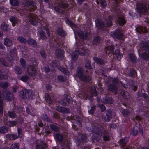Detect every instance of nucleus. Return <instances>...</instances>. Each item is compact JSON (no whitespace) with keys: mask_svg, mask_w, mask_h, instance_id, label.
I'll return each instance as SVG.
<instances>
[{"mask_svg":"<svg viewBox=\"0 0 149 149\" xmlns=\"http://www.w3.org/2000/svg\"><path fill=\"white\" fill-rule=\"evenodd\" d=\"M28 79V77L27 76H25L22 77L21 78V80L24 82H25Z\"/></svg>","mask_w":149,"mask_h":149,"instance_id":"obj_37","label":"nucleus"},{"mask_svg":"<svg viewBox=\"0 0 149 149\" xmlns=\"http://www.w3.org/2000/svg\"><path fill=\"white\" fill-rule=\"evenodd\" d=\"M20 63L22 66L23 67H24L26 66V63L24 60L22 58H21Z\"/></svg>","mask_w":149,"mask_h":149,"instance_id":"obj_27","label":"nucleus"},{"mask_svg":"<svg viewBox=\"0 0 149 149\" xmlns=\"http://www.w3.org/2000/svg\"><path fill=\"white\" fill-rule=\"evenodd\" d=\"M99 40V38H97L96 39L94 40L93 42L94 44H96L97 43Z\"/></svg>","mask_w":149,"mask_h":149,"instance_id":"obj_48","label":"nucleus"},{"mask_svg":"<svg viewBox=\"0 0 149 149\" xmlns=\"http://www.w3.org/2000/svg\"><path fill=\"white\" fill-rule=\"evenodd\" d=\"M146 53H145L144 54H142L141 56V57L142 58H144L146 59V60H147L149 59V53H148V54H147V56H144V54H146Z\"/></svg>","mask_w":149,"mask_h":149,"instance_id":"obj_29","label":"nucleus"},{"mask_svg":"<svg viewBox=\"0 0 149 149\" xmlns=\"http://www.w3.org/2000/svg\"><path fill=\"white\" fill-rule=\"evenodd\" d=\"M95 106L92 107L90 110L88 111L89 113L91 114H93V113L94 110L95 108Z\"/></svg>","mask_w":149,"mask_h":149,"instance_id":"obj_39","label":"nucleus"},{"mask_svg":"<svg viewBox=\"0 0 149 149\" xmlns=\"http://www.w3.org/2000/svg\"><path fill=\"white\" fill-rule=\"evenodd\" d=\"M1 28L2 30H5L7 29V26L6 24H3L1 26Z\"/></svg>","mask_w":149,"mask_h":149,"instance_id":"obj_41","label":"nucleus"},{"mask_svg":"<svg viewBox=\"0 0 149 149\" xmlns=\"http://www.w3.org/2000/svg\"><path fill=\"white\" fill-rule=\"evenodd\" d=\"M122 113L124 115H127L128 113V111L126 110H123L122 111Z\"/></svg>","mask_w":149,"mask_h":149,"instance_id":"obj_50","label":"nucleus"},{"mask_svg":"<svg viewBox=\"0 0 149 149\" xmlns=\"http://www.w3.org/2000/svg\"><path fill=\"white\" fill-rule=\"evenodd\" d=\"M138 30L140 32H142L146 33V29L144 27H140L139 28Z\"/></svg>","mask_w":149,"mask_h":149,"instance_id":"obj_28","label":"nucleus"},{"mask_svg":"<svg viewBox=\"0 0 149 149\" xmlns=\"http://www.w3.org/2000/svg\"><path fill=\"white\" fill-rule=\"evenodd\" d=\"M37 16L33 14H31L29 17V21L33 25H36L40 20L37 18Z\"/></svg>","mask_w":149,"mask_h":149,"instance_id":"obj_2","label":"nucleus"},{"mask_svg":"<svg viewBox=\"0 0 149 149\" xmlns=\"http://www.w3.org/2000/svg\"><path fill=\"white\" fill-rule=\"evenodd\" d=\"M103 138L105 141H108L109 140V137L107 135H104L103 136Z\"/></svg>","mask_w":149,"mask_h":149,"instance_id":"obj_44","label":"nucleus"},{"mask_svg":"<svg viewBox=\"0 0 149 149\" xmlns=\"http://www.w3.org/2000/svg\"><path fill=\"white\" fill-rule=\"evenodd\" d=\"M10 2L12 5L15 6L17 5L19 3L17 0H10Z\"/></svg>","mask_w":149,"mask_h":149,"instance_id":"obj_20","label":"nucleus"},{"mask_svg":"<svg viewBox=\"0 0 149 149\" xmlns=\"http://www.w3.org/2000/svg\"><path fill=\"white\" fill-rule=\"evenodd\" d=\"M147 9L145 6L144 5H142L141 6L140 11L142 12H145L146 11Z\"/></svg>","mask_w":149,"mask_h":149,"instance_id":"obj_23","label":"nucleus"},{"mask_svg":"<svg viewBox=\"0 0 149 149\" xmlns=\"http://www.w3.org/2000/svg\"><path fill=\"white\" fill-rule=\"evenodd\" d=\"M114 49V46L113 45H111L110 47H108L107 48V50H109V51L110 52L112 51L113 49ZM105 50L107 51V48L105 49Z\"/></svg>","mask_w":149,"mask_h":149,"instance_id":"obj_36","label":"nucleus"},{"mask_svg":"<svg viewBox=\"0 0 149 149\" xmlns=\"http://www.w3.org/2000/svg\"><path fill=\"white\" fill-rule=\"evenodd\" d=\"M82 51L81 52V53H79V54H80L81 56H83L85 54L84 51L82 49Z\"/></svg>","mask_w":149,"mask_h":149,"instance_id":"obj_58","label":"nucleus"},{"mask_svg":"<svg viewBox=\"0 0 149 149\" xmlns=\"http://www.w3.org/2000/svg\"><path fill=\"white\" fill-rule=\"evenodd\" d=\"M3 96L5 99L8 101H10L12 99L13 95L11 94L9 91H5L3 92Z\"/></svg>","mask_w":149,"mask_h":149,"instance_id":"obj_4","label":"nucleus"},{"mask_svg":"<svg viewBox=\"0 0 149 149\" xmlns=\"http://www.w3.org/2000/svg\"><path fill=\"white\" fill-rule=\"evenodd\" d=\"M55 136L56 138L60 141L62 142L63 140V138L62 136L59 133H57L56 134Z\"/></svg>","mask_w":149,"mask_h":149,"instance_id":"obj_15","label":"nucleus"},{"mask_svg":"<svg viewBox=\"0 0 149 149\" xmlns=\"http://www.w3.org/2000/svg\"><path fill=\"white\" fill-rule=\"evenodd\" d=\"M116 52H117V53H118V54H116V56L118 58V60H119L120 59H119V57H120V58L122 57V56L121 55H120V54H119L120 52V51L119 50H117L116 51Z\"/></svg>","mask_w":149,"mask_h":149,"instance_id":"obj_38","label":"nucleus"},{"mask_svg":"<svg viewBox=\"0 0 149 149\" xmlns=\"http://www.w3.org/2000/svg\"><path fill=\"white\" fill-rule=\"evenodd\" d=\"M27 72L29 75L32 76L35 74L36 71L33 67L31 66L28 67Z\"/></svg>","mask_w":149,"mask_h":149,"instance_id":"obj_5","label":"nucleus"},{"mask_svg":"<svg viewBox=\"0 0 149 149\" xmlns=\"http://www.w3.org/2000/svg\"><path fill=\"white\" fill-rule=\"evenodd\" d=\"M50 127L53 130H58V127L56 125H51Z\"/></svg>","mask_w":149,"mask_h":149,"instance_id":"obj_25","label":"nucleus"},{"mask_svg":"<svg viewBox=\"0 0 149 149\" xmlns=\"http://www.w3.org/2000/svg\"><path fill=\"white\" fill-rule=\"evenodd\" d=\"M0 61L1 63L3 65L5 66H7L8 65H10V64H7L5 62L4 59L3 58H0Z\"/></svg>","mask_w":149,"mask_h":149,"instance_id":"obj_33","label":"nucleus"},{"mask_svg":"<svg viewBox=\"0 0 149 149\" xmlns=\"http://www.w3.org/2000/svg\"><path fill=\"white\" fill-rule=\"evenodd\" d=\"M8 85V84L6 83H1V86L3 88H5Z\"/></svg>","mask_w":149,"mask_h":149,"instance_id":"obj_49","label":"nucleus"},{"mask_svg":"<svg viewBox=\"0 0 149 149\" xmlns=\"http://www.w3.org/2000/svg\"><path fill=\"white\" fill-rule=\"evenodd\" d=\"M83 69L81 67H78L77 69V74L82 81L86 82H88L91 79V77L89 76H86L82 74Z\"/></svg>","mask_w":149,"mask_h":149,"instance_id":"obj_1","label":"nucleus"},{"mask_svg":"<svg viewBox=\"0 0 149 149\" xmlns=\"http://www.w3.org/2000/svg\"><path fill=\"white\" fill-rule=\"evenodd\" d=\"M5 45L7 46H11L12 44L11 41L8 38H5L4 40Z\"/></svg>","mask_w":149,"mask_h":149,"instance_id":"obj_8","label":"nucleus"},{"mask_svg":"<svg viewBox=\"0 0 149 149\" xmlns=\"http://www.w3.org/2000/svg\"><path fill=\"white\" fill-rule=\"evenodd\" d=\"M43 70L47 73L49 72L50 71V69L48 68H43Z\"/></svg>","mask_w":149,"mask_h":149,"instance_id":"obj_53","label":"nucleus"},{"mask_svg":"<svg viewBox=\"0 0 149 149\" xmlns=\"http://www.w3.org/2000/svg\"><path fill=\"white\" fill-rule=\"evenodd\" d=\"M86 136L85 134H83L81 136V139L82 140L84 141H86Z\"/></svg>","mask_w":149,"mask_h":149,"instance_id":"obj_35","label":"nucleus"},{"mask_svg":"<svg viewBox=\"0 0 149 149\" xmlns=\"http://www.w3.org/2000/svg\"><path fill=\"white\" fill-rule=\"evenodd\" d=\"M66 79V78L61 76H59L57 78L58 80L60 81H63Z\"/></svg>","mask_w":149,"mask_h":149,"instance_id":"obj_26","label":"nucleus"},{"mask_svg":"<svg viewBox=\"0 0 149 149\" xmlns=\"http://www.w3.org/2000/svg\"><path fill=\"white\" fill-rule=\"evenodd\" d=\"M16 122L15 121H10L9 125L11 127L14 126L16 124Z\"/></svg>","mask_w":149,"mask_h":149,"instance_id":"obj_43","label":"nucleus"},{"mask_svg":"<svg viewBox=\"0 0 149 149\" xmlns=\"http://www.w3.org/2000/svg\"><path fill=\"white\" fill-rule=\"evenodd\" d=\"M3 112L2 103L1 101H0V113H1Z\"/></svg>","mask_w":149,"mask_h":149,"instance_id":"obj_45","label":"nucleus"},{"mask_svg":"<svg viewBox=\"0 0 149 149\" xmlns=\"http://www.w3.org/2000/svg\"><path fill=\"white\" fill-rule=\"evenodd\" d=\"M41 56L43 57H45L46 56V55L45 54V52L44 51H41Z\"/></svg>","mask_w":149,"mask_h":149,"instance_id":"obj_52","label":"nucleus"},{"mask_svg":"<svg viewBox=\"0 0 149 149\" xmlns=\"http://www.w3.org/2000/svg\"><path fill=\"white\" fill-rule=\"evenodd\" d=\"M127 138L122 139L120 141V143L121 146H122L124 144H125L127 142Z\"/></svg>","mask_w":149,"mask_h":149,"instance_id":"obj_18","label":"nucleus"},{"mask_svg":"<svg viewBox=\"0 0 149 149\" xmlns=\"http://www.w3.org/2000/svg\"><path fill=\"white\" fill-rule=\"evenodd\" d=\"M23 121V119L22 118H19L18 120V122L19 123H21Z\"/></svg>","mask_w":149,"mask_h":149,"instance_id":"obj_63","label":"nucleus"},{"mask_svg":"<svg viewBox=\"0 0 149 149\" xmlns=\"http://www.w3.org/2000/svg\"><path fill=\"white\" fill-rule=\"evenodd\" d=\"M22 92H20L19 93V95L22 98H24L26 97V95L25 94L23 93L22 95H21V93Z\"/></svg>","mask_w":149,"mask_h":149,"instance_id":"obj_51","label":"nucleus"},{"mask_svg":"<svg viewBox=\"0 0 149 149\" xmlns=\"http://www.w3.org/2000/svg\"><path fill=\"white\" fill-rule=\"evenodd\" d=\"M54 9L55 10L57 11L58 12H60L59 9L58 8V7H55L54 8Z\"/></svg>","mask_w":149,"mask_h":149,"instance_id":"obj_62","label":"nucleus"},{"mask_svg":"<svg viewBox=\"0 0 149 149\" xmlns=\"http://www.w3.org/2000/svg\"><path fill=\"white\" fill-rule=\"evenodd\" d=\"M10 20L12 23V25L13 26H15V24L17 23L18 22L17 19L14 17L11 18L10 19Z\"/></svg>","mask_w":149,"mask_h":149,"instance_id":"obj_13","label":"nucleus"},{"mask_svg":"<svg viewBox=\"0 0 149 149\" xmlns=\"http://www.w3.org/2000/svg\"><path fill=\"white\" fill-rule=\"evenodd\" d=\"M6 136L8 139L10 140H14L18 138V136L17 135L13 134H8L6 135Z\"/></svg>","mask_w":149,"mask_h":149,"instance_id":"obj_6","label":"nucleus"},{"mask_svg":"<svg viewBox=\"0 0 149 149\" xmlns=\"http://www.w3.org/2000/svg\"><path fill=\"white\" fill-rule=\"evenodd\" d=\"M66 22L67 24L69 25L72 28L73 27H76L77 25L74 24L73 22L70 20L68 18L66 19Z\"/></svg>","mask_w":149,"mask_h":149,"instance_id":"obj_10","label":"nucleus"},{"mask_svg":"<svg viewBox=\"0 0 149 149\" xmlns=\"http://www.w3.org/2000/svg\"><path fill=\"white\" fill-rule=\"evenodd\" d=\"M58 69L62 72H63L64 74H68L69 73V72L65 68L63 67H58Z\"/></svg>","mask_w":149,"mask_h":149,"instance_id":"obj_16","label":"nucleus"},{"mask_svg":"<svg viewBox=\"0 0 149 149\" xmlns=\"http://www.w3.org/2000/svg\"><path fill=\"white\" fill-rule=\"evenodd\" d=\"M96 88L95 86H92L91 88L90 92L93 95L95 96L97 95L96 91H95Z\"/></svg>","mask_w":149,"mask_h":149,"instance_id":"obj_14","label":"nucleus"},{"mask_svg":"<svg viewBox=\"0 0 149 149\" xmlns=\"http://www.w3.org/2000/svg\"><path fill=\"white\" fill-rule=\"evenodd\" d=\"M28 43L29 45L35 46L36 45V43L34 40L31 39H29L28 41Z\"/></svg>","mask_w":149,"mask_h":149,"instance_id":"obj_19","label":"nucleus"},{"mask_svg":"<svg viewBox=\"0 0 149 149\" xmlns=\"http://www.w3.org/2000/svg\"><path fill=\"white\" fill-rule=\"evenodd\" d=\"M86 67L89 69H91L92 68L91 67L90 65V63L89 61L86 62L85 64Z\"/></svg>","mask_w":149,"mask_h":149,"instance_id":"obj_34","label":"nucleus"},{"mask_svg":"<svg viewBox=\"0 0 149 149\" xmlns=\"http://www.w3.org/2000/svg\"><path fill=\"white\" fill-rule=\"evenodd\" d=\"M19 144L18 143H16L13 144L11 145L12 149H19Z\"/></svg>","mask_w":149,"mask_h":149,"instance_id":"obj_22","label":"nucleus"},{"mask_svg":"<svg viewBox=\"0 0 149 149\" xmlns=\"http://www.w3.org/2000/svg\"><path fill=\"white\" fill-rule=\"evenodd\" d=\"M6 130V128L4 126L1 127L0 128V130Z\"/></svg>","mask_w":149,"mask_h":149,"instance_id":"obj_59","label":"nucleus"},{"mask_svg":"<svg viewBox=\"0 0 149 149\" xmlns=\"http://www.w3.org/2000/svg\"><path fill=\"white\" fill-rule=\"evenodd\" d=\"M136 74V72L134 70L131 71L129 73V75L130 76H134Z\"/></svg>","mask_w":149,"mask_h":149,"instance_id":"obj_42","label":"nucleus"},{"mask_svg":"<svg viewBox=\"0 0 149 149\" xmlns=\"http://www.w3.org/2000/svg\"><path fill=\"white\" fill-rule=\"evenodd\" d=\"M111 113H109V115L108 116L106 115V117L105 118V120L106 121L109 122L111 119Z\"/></svg>","mask_w":149,"mask_h":149,"instance_id":"obj_30","label":"nucleus"},{"mask_svg":"<svg viewBox=\"0 0 149 149\" xmlns=\"http://www.w3.org/2000/svg\"><path fill=\"white\" fill-rule=\"evenodd\" d=\"M37 144L36 149H46V145L43 141H38Z\"/></svg>","mask_w":149,"mask_h":149,"instance_id":"obj_3","label":"nucleus"},{"mask_svg":"<svg viewBox=\"0 0 149 149\" xmlns=\"http://www.w3.org/2000/svg\"><path fill=\"white\" fill-rule=\"evenodd\" d=\"M58 34L61 36H64L66 35V33L61 28H58L57 30Z\"/></svg>","mask_w":149,"mask_h":149,"instance_id":"obj_11","label":"nucleus"},{"mask_svg":"<svg viewBox=\"0 0 149 149\" xmlns=\"http://www.w3.org/2000/svg\"><path fill=\"white\" fill-rule=\"evenodd\" d=\"M116 38H117L120 40H122L123 39V35L121 34H119L117 36H115Z\"/></svg>","mask_w":149,"mask_h":149,"instance_id":"obj_40","label":"nucleus"},{"mask_svg":"<svg viewBox=\"0 0 149 149\" xmlns=\"http://www.w3.org/2000/svg\"><path fill=\"white\" fill-rule=\"evenodd\" d=\"M67 6H68V5L67 4H63L61 5V7L62 8H65L66 7H67Z\"/></svg>","mask_w":149,"mask_h":149,"instance_id":"obj_57","label":"nucleus"},{"mask_svg":"<svg viewBox=\"0 0 149 149\" xmlns=\"http://www.w3.org/2000/svg\"><path fill=\"white\" fill-rule=\"evenodd\" d=\"M132 133L134 135H136L138 133V131H132Z\"/></svg>","mask_w":149,"mask_h":149,"instance_id":"obj_60","label":"nucleus"},{"mask_svg":"<svg viewBox=\"0 0 149 149\" xmlns=\"http://www.w3.org/2000/svg\"><path fill=\"white\" fill-rule=\"evenodd\" d=\"M8 115L9 117L12 118H14L16 116L15 113L12 111L8 112Z\"/></svg>","mask_w":149,"mask_h":149,"instance_id":"obj_24","label":"nucleus"},{"mask_svg":"<svg viewBox=\"0 0 149 149\" xmlns=\"http://www.w3.org/2000/svg\"><path fill=\"white\" fill-rule=\"evenodd\" d=\"M15 72L17 74H20L21 73L22 71L19 67H17L15 68Z\"/></svg>","mask_w":149,"mask_h":149,"instance_id":"obj_32","label":"nucleus"},{"mask_svg":"<svg viewBox=\"0 0 149 149\" xmlns=\"http://www.w3.org/2000/svg\"><path fill=\"white\" fill-rule=\"evenodd\" d=\"M93 60L95 61L97 63L100 64L102 65L104 64V63L103 61L101 59H99L97 57H94Z\"/></svg>","mask_w":149,"mask_h":149,"instance_id":"obj_9","label":"nucleus"},{"mask_svg":"<svg viewBox=\"0 0 149 149\" xmlns=\"http://www.w3.org/2000/svg\"><path fill=\"white\" fill-rule=\"evenodd\" d=\"M100 107V108L101 111H104L105 109V108L104 106L103 105H100L99 106Z\"/></svg>","mask_w":149,"mask_h":149,"instance_id":"obj_46","label":"nucleus"},{"mask_svg":"<svg viewBox=\"0 0 149 149\" xmlns=\"http://www.w3.org/2000/svg\"><path fill=\"white\" fill-rule=\"evenodd\" d=\"M78 52L76 51L75 52L73 53L72 55V58L73 60L75 61L77 59V56Z\"/></svg>","mask_w":149,"mask_h":149,"instance_id":"obj_17","label":"nucleus"},{"mask_svg":"<svg viewBox=\"0 0 149 149\" xmlns=\"http://www.w3.org/2000/svg\"><path fill=\"white\" fill-rule=\"evenodd\" d=\"M118 81V80L117 78L114 79L113 81V83H116V82Z\"/></svg>","mask_w":149,"mask_h":149,"instance_id":"obj_61","label":"nucleus"},{"mask_svg":"<svg viewBox=\"0 0 149 149\" xmlns=\"http://www.w3.org/2000/svg\"><path fill=\"white\" fill-rule=\"evenodd\" d=\"M37 35L42 39H45V33H44L43 31L41 29H39L38 32L37 33Z\"/></svg>","mask_w":149,"mask_h":149,"instance_id":"obj_7","label":"nucleus"},{"mask_svg":"<svg viewBox=\"0 0 149 149\" xmlns=\"http://www.w3.org/2000/svg\"><path fill=\"white\" fill-rule=\"evenodd\" d=\"M78 35L80 37H81L84 36V34L81 31L78 32Z\"/></svg>","mask_w":149,"mask_h":149,"instance_id":"obj_56","label":"nucleus"},{"mask_svg":"<svg viewBox=\"0 0 149 149\" xmlns=\"http://www.w3.org/2000/svg\"><path fill=\"white\" fill-rule=\"evenodd\" d=\"M18 40L21 42L25 43L26 42V40L24 38L22 37H19L18 38Z\"/></svg>","mask_w":149,"mask_h":149,"instance_id":"obj_31","label":"nucleus"},{"mask_svg":"<svg viewBox=\"0 0 149 149\" xmlns=\"http://www.w3.org/2000/svg\"><path fill=\"white\" fill-rule=\"evenodd\" d=\"M96 26H97V27L98 28H100L101 26L100 25V24L99 23H96Z\"/></svg>","mask_w":149,"mask_h":149,"instance_id":"obj_64","label":"nucleus"},{"mask_svg":"<svg viewBox=\"0 0 149 149\" xmlns=\"http://www.w3.org/2000/svg\"><path fill=\"white\" fill-rule=\"evenodd\" d=\"M57 64L56 63V62H53L52 64V65L51 66V69L52 70V68H53V67L54 68L55 67H56V66H57Z\"/></svg>","mask_w":149,"mask_h":149,"instance_id":"obj_47","label":"nucleus"},{"mask_svg":"<svg viewBox=\"0 0 149 149\" xmlns=\"http://www.w3.org/2000/svg\"><path fill=\"white\" fill-rule=\"evenodd\" d=\"M130 58L132 62H134L136 60V58L134 54H131L130 55Z\"/></svg>","mask_w":149,"mask_h":149,"instance_id":"obj_21","label":"nucleus"},{"mask_svg":"<svg viewBox=\"0 0 149 149\" xmlns=\"http://www.w3.org/2000/svg\"><path fill=\"white\" fill-rule=\"evenodd\" d=\"M112 22L111 20H109V21H108V22H107V26H109L112 25Z\"/></svg>","mask_w":149,"mask_h":149,"instance_id":"obj_55","label":"nucleus"},{"mask_svg":"<svg viewBox=\"0 0 149 149\" xmlns=\"http://www.w3.org/2000/svg\"><path fill=\"white\" fill-rule=\"evenodd\" d=\"M22 131H18V134L19 137L22 138L23 136Z\"/></svg>","mask_w":149,"mask_h":149,"instance_id":"obj_54","label":"nucleus"},{"mask_svg":"<svg viewBox=\"0 0 149 149\" xmlns=\"http://www.w3.org/2000/svg\"><path fill=\"white\" fill-rule=\"evenodd\" d=\"M118 24L119 25H122L125 23V21L124 19L122 17H120L118 20Z\"/></svg>","mask_w":149,"mask_h":149,"instance_id":"obj_12","label":"nucleus"}]
</instances>
